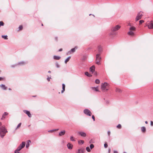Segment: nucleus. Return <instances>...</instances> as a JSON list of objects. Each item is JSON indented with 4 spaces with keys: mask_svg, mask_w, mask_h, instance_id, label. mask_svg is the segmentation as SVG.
Segmentation results:
<instances>
[{
    "mask_svg": "<svg viewBox=\"0 0 153 153\" xmlns=\"http://www.w3.org/2000/svg\"><path fill=\"white\" fill-rule=\"evenodd\" d=\"M145 123L146 124H147L148 123V122L147 121H146Z\"/></svg>",
    "mask_w": 153,
    "mask_h": 153,
    "instance_id": "obj_49",
    "label": "nucleus"
},
{
    "mask_svg": "<svg viewBox=\"0 0 153 153\" xmlns=\"http://www.w3.org/2000/svg\"><path fill=\"white\" fill-rule=\"evenodd\" d=\"M86 150L87 151V152H91V150L90 149V148L89 147H87L86 148Z\"/></svg>",
    "mask_w": 153,
    "mask_h": 153,
    "instance_id": "obj_30",
    "label": "nucleus"
},
{
    "mask_svg": "<svg viewBox=\"0 0 153 153\" xmlns=\"http://www.w3.org/2000/svg\"><path fill=\"white\" fill-rule=\"evenodd\" d=\"M31 143V141L30 140H28L27 141V144H26V147L27 148L28 147L29 145V143Z\"/></svg>",
    "mask_w": 153,
    "mask_h": 153,
    "instance_id": "obj_28",
    "label": "nucleus"
},
{
    "mask_svg": "<svg viewBox=\"0 0 153 153\" xmlns=\"http://www.w3.org/2000/svg\"><path fill=\"white\" fill-rule=\"evenodd\" d=\"M129 25L130 26H131V25Z\"/></svg>",
    "mask_w": 153,
    "mask_h": 153,
    "instance_id": "obj_56",
    "label": "nucleus"
},
{
    "mask_svg": "<svg viewBox=\"0 0 153 153\" xmlns=\"http://www.w3.org/2000/svg\"><path fill=\"white\" fill-rule=\"evenodd\" d=\"M19 30H21L23 29V26L22 25H20L19 27Z\"/></svg>",
    "mask_w": 153,
    "mask_h": 153,
    "instance_id": "obj_33",
    "label": "nucleus"
},
{
    "mask_svg": "<svg viewBox=\"0 0 153 153\" xmlns=\"http://www.w3.org/2000/svg\"><path fill=\"white\" fill-rule=\"evenodd\" d=\"M53 58L55 59L59 60L60 59V56H54Z\"/></svg>",
    "mask_w": 153,
    "mask_h": 153,
    "instance_id": "obj_22",
    "label": "nucleus"
},
{
    "mask_svg": "<svg viewBox=\"0 0 153 153\" xmlns=\"http://www.w3.org/2000/svg\"><path fill=\"white\" fill-rule=\"evenodd\" d=\"M143 12L141 11L138 13L136 18V21H137L141 18L143 15Z\"/></svg>",
    "mask_w": 153,
    "mask_h": 153,
    "instance_id": "obj_6",
    "label": "nucleus"
},
{
    "mask_svg": "<svg viewBox=\"0 0 153 153\" xmlns=\"http://www.w3.org/2000/svg\"><path fill=\"white\" fill-rule=\"evenodd\" d=\"M2 37L5 39H8L7 36H2Z\"/></svg>",
    "mask_w": 153,
    "mask_h": 153,
    "instance_id": "obj_31",
    "label": "nucleus"
},
{
    "mask_svg": "<svg viewBox=\"0 0 153 153\" xmlns=\"http://www.w3.org/2000/svg\"><path fill=\"white\" fill-rule=\"evenodd\" d=\"M94 147V146L93 144H91L90 145V147L91 149H92Z\"/></svg>",
    "mask_w": 153,
    "mask_h": 153,
    "instance_id": "obj_34",
    "label": "nucleus"
},
{
    "mask_svg": "<svg viewBox=\"0 0 153 153\" xmlns=\"http://www.w3.org/2000/svg\"><path fill=\"white\" fill-rule=\"evenodd\" d=\"M98 51L99 52H100L102 51V48L101 46L99 45L98 47Z\"/></svg>",
    "mask_w": 153,
    "mask_h": 153,
    "instance_id": "obj_16",
    "label": "nucleus"
},
{
    "mask_svg": "<svg viewBox=\"0 0 153 153\" xmlns=\"http://www.w3.org/2000/svg\"><path fill=\"white\" fill-rule=\"evenodd\" d=\"M23 111L29 117H31L32 115L30 111L26 110H24Z\"/></svg>",
    "mask_w": 153,
    "mask_h": 153,
    "instance_id": "obj_10",
    "label": "nucleus"
},
{
    "mask_svg": "<svg viewBox=\"0 0 153 153\" xmlns=\"http://www.w3.org/2000/svg\"><path fill=\"white\" fill-rule=\"evenodd\" d=\"M116 91L118 93H120L122 92V91L120 89L118 88H117L116 90Z\"/></svg>",
    "mask_w": 153,
    "mask_h": 153,
    "instance_id": "obj_24",
    "label": "nucleus"
},
{
    "mask_svg": "<svg viewBox=\"0 0 153 153\" xmlns=\"http://www.w3.org/2000/svg\"><path fill=\"white\" fill-rule=\"evenodd\" d=\"M62 51V49L61 48L59 50V51Z\"/></svg>",
    "mask_w": 153,
    "mask_h": 153,
    "instance_id": "obj_44",
    "label": "nucleus"
},
{
    "mask_svg": "<svg viewBox=\"0 0 153 153\" xmlns=\"http://www.w3.org/2000/svg\"><path fill=\"white\" fill-rule=\"evenodd\" d=\"M19 125L21 124V123H19Z\"/></svg>",
    "mask_w": 153,
    "mask_h": 153,
    "instance_id": "obj_53",
    "label": "nucleus"
},
{
    "mask_svg": "<svg viewBox=\"0 0 153 153\" xmlns=\"http://www.w3.org/2000/svg\"><path fill=\"white\" fill-rule=\"evenodd\" d=\"M141 130L143 132H145L146 130V128L144 127H143L141 128Z\"/></svg>",
    "mask_w": 153,
    "mask_h": 153,
    "instance_id": "obj_25",
    "label": "nucleus"
},
{
    "mask_svg": "<svg viewBox=\"0 0 153 153\" xmlns=\"http://www.w3.org/2000/svg\"><path fill=\"white\" fill-rule=\"evenodd\" d=\"M85 150L83 149H78L77 153H83Z\"/></svg>",
    "mask_w": 153,
    "mask_h": 153,
    "instance_id": "obj_13",
    "label": "nucleus"
},
{
    "mask_svg": "<svg viewBox=\"0 0 153 153\" xmlns=\"http://www.w3.org/2000/svg\"><path fill=\"white\" fill-rule=\"evenodd\" d=\"M8 114L7 112H5L4 113V114L3 115V116L2 117L4 118V115H7Z\"/></svg>",
    "mask_w": 153,
    "mask_h": 153,
    "instance_id": "obj_37",
    "label": "nucleus"
},
{
    "mask_svg": "<svg viewBox=\"0 0 153 153\" xmlns=\"http://www.w3.org/2000/svg\"><path fill=\"white\" fill-rule=\"evenodd\" d=\"M149 29L153 28V21H151L147 25Z\"/></svg>",
    "mask_w": 153,
    "mask_h": 153,
    "instance_id": "obj_9",
    "label": "nucleus"
},
{
    "mask_svg": "<svg viewBox=\"0 0 153 153\" xmlns=\"http://www.w3.org/2000/svg\"><path fill=\"white\" fill-rule=\"evenodd\" d=\"M70 140L71 141H75V138L73 136H71Z\"/></svg>",
    "mask_w": 153,
    "mask_h": 153,
    "instance_id": "obj_27",
    "label": "nucleus"
},
{
    "mask_svg": "<svg viewBox=\"0 0 153 153\" xmlns=\"http://www.w3.org/2000/svg\"><path fill=\"white\" fill-rule=\"evenodd\" d=\"M110 152V150H109V152Z\"/></svg>",
    "mask_w": 153,
    "mask_h": 153,
    "instance_id": "obj_51",
    "label": "nucleus"
},
{
    "mask_svg": "<svg viewBox=\"0 0 153 153\" xmlns=\"http://www.w3.org/2000/svg\"><path fill=\"white\" fill-rule=\"evenodd\" d=\"M75 48H76L72 49L71 50V51L68 53H68H69V54H71V52H75Z\"/></svg>",
    "mask_w": 153,
    "mask_h": 153,
    "instance_id": "obj_17",
    "label": "nucleus"
},
{
    "mask_svg": "<svg viewBox=\"0 0 153 153\" xmlns=\"http://www.w3.org/2000/svg\"><path fill=\"white\" fill-rule=\"evenodd\" d=\"M1 87L2 89L4 90H6L7 88V87H6L4 85L2 84L1 85Z\"/></svg>",
    "mask_w": 153,
    "mask_h": 153,
    "instance_id": "obj_20",
    "label": "nucleus"
},
{
    "mask_svg": "<svg viewBox=\"0 0 153 153\" xmlns=\"http://www.w3.org/2000/svg\"><path fill=\"white\" fill-rule=\"evenodd\" d=\"M79 134L82 137H85L86 136V134L83 132H79Z\"/></svg>",
    "mask_w": 153,
    "mask_h": 153,
    "instance_id": "obj_14",
    "label": "nucleus"
},
{
    "mask_svg": "<svg viewBox=\"0 0 153 153\" xmlns=\"http://www.w3.org/2000/svg\"><path fill=\"white\" fill-rule=\"evenodd\" d=\"M4 25V23L2 21L0 22V27L1 26H3Z\"/></svg>",
    "mask_w": 153,
    "mask_h": 153,
    "instance_id": "obj_35",
    "label": "nucleus"
},
{
    "mask_svg": "<svg viewBox=\"0 0 153 153\" xmlns=\"http://www.w3.org/2000/svg\"><path fill=\"white\" fill-rule=\"evenodd\" d=\"M51 79V78H50V77H48L47 78V80H48V81H50V79Z\"/></svg>",
    "mask_w": 153,
    "mask_h": 153,
    "instance_id": "obj_43",
    "label": "nucleus"
},
{
    "mask_svg": "<svg viewBox=\"0 0 153 153\" xmlns=\"http://www.w3.org/2000/svg\"><path fill=\"white\" fill-rule=\"evenodd\" d=\"M114 153H118V152L116 151H114Z\"/></svg>",
    "mask_w": 153,
    "mask_h": 153,
    "instance_id": "obj_47",
    "label": "nucleus"
},
{
    "mask_svg": "<svg viewBox=\"0 0 153 153\" xmlns=\"http://www.w3.org/2000/svg\"><path fill=\"white\" fill-rule=\"evenodd\" d=\"M90 71L92 73H93L95 70V67L94 65L92 66L90 68Z\"/></svg>",
    "mask_w": 153,
    "mask_h": 153,
    "instance_id": "obj_11",
    "label": "nucleus"
},
{
    "mask_svg": "<svg viewBox=\"0 0 153 153\" xmlns=\"http://www.w3.org/2000/svg\"><path fill=\"white\" fill-rule=\"evenodd\" d=\"M85 74L86 76H88V77H91V76H92V75H91V74H89V73L88 72H85Z\"/></svg>",
    "mask_w": 153,
    "mask_h": 153,
    "instance_id": "obj_23",
    "label": "nucleus"
},
{
    "mask_svg": "<svg viewBox=\"0 0 153 153\" xmlns=\"http://www.w3.org/2000/svg\"><path fill=\"white\" fill-rule=\"evenodd\" d=\"M62 90L61 91V93H62L65 91V85L64 84H63L62 85Z\"/></svg>",
    "mask_w": 153,
    "mask_h": 153,
    "instance_id": "obj_19",
    "label": "nucleus"
},
{
    "mask_svg": "<svg viewBox=\"0 0 153 153\" xmlns=\"http://www.w3.org/2000/svg\"><path fill=\"white\" fill-rule=\"evenodd\" d=\"M7 132V131L4 125L1 127L0 128V134L2 138H3L5 136L6 133Z\"/></svg>",
    "mask_w": 153,
    "mask_h": 153,
    "instance_id": "obj_1",
    "label": "nucleus"
},
{
    "mask_svg": "<svg viewBox=\"0 0 153 153\" xmlns=\"http://www.w3.org/2000/svg\"><path fill=\"white\" fill-rule=\"evenodd\" d=\"M56 66H57V68L59 67V64H58L57 63V64H56Z\"/></svg>",
    "mask_w": 153,
    "mask_h": 153,
    "instance_id": "obj_46",
    "label": "nucleus"
},
{
    "mask_svg": "<svg viewBox=\"0 0 153 153\" xmlns=\"http://www.w3.org/2000/svg\"><path fill=\"white\" fill-rule=\"evenodd\" d=\"M144 22V21L143 20H140L139 21L140 24H141Z\"/></svg>",
    "mask_w": 153,
    "mask_h": 153,
    "instance_id": "obj_38",
    "label": "nucleus"
},
{
    "mask_svg": "<svg viewBox=\"0 0 153 153\" xmlns=\"http://www.w3.org/2000/svg\"><path fill=\"white\" fill-rule=\"evenodd\" d=\"M20 126H21V125H18L17 126V128H18L19 127H20Z\"/></svg>",
    "mask_w": 153,
    "mask_h": 153,
    "instance_id": "obj_45",
    "label": "nucleus"
},
{
    "mask_svg": "<svg viewBox=\"0 0 153 153\" xmlns=\"http://www.w3.org/2000/svg\"><path fill=\"white\" fill-rule=\"evenodd\" d=\"M129 31L128 33V34L131 36H133L134 35V32L136 30V28L133 26L129 28Z\"/></svg>",
    "mask_w": 153,
    "mask_h": 153,
    "instance_id": "obj_3",
    "label": "nucleus"
},
{
    "mask_svg": "<svg viewBox=\"0 0 153 153\" xmlns=\"http://www.w3.org/2000/svg\"><path fill=\"white\" fill-rule=\"evenodd\" d=\"M67 146L68 149H71L73 148V145L71 144L68 143L67 145Z\"/></svg>",
    "mask_w": 153,
    "mask_h": 153,
    "instance_id": "obj_12",
    "label": "nucleus"
},
{
    "mask_svg": "<svg viewBox=\"0 0 153 153\" xmlns=\"http://www.w3.org/2000/svg\"><path fill=\"white\" fill-rule=\"evenodd\" d=\"M117 128H119V129H120V128H121V125H118L117 126Z\"/></svg>",
    "mask_w": 153,
    "mask_h": 153,
    "instance_id": "obj_36",
    "label": "nucleus"
},
{
    "mask_svg": "<svg viewBox=\"0 0 153 153\" xmlns=\"http://www.w3.org/2000/svg\"><path fill=\"white\" fill-rule=\"evenodd\" d=\"M4 79V78L3 77H0V81L3 80Z\"/></svg>",
    "mask_w": 153,
    "mask_h": 153,
    "instance_id": "obj_40",
    "label": "nucleus"
},
{
    "mask_svg": "<svg viewBox=\"0 0 153 153\" xmlns=\"http://www.w3.org/2000/svg\"><path fill=\"white\" fill-rule=\"evenodd\" d=\"M151 124H153V122L152 121H151Z\"/></svg>",
    "mask_w": 153,
    "mask_h": 153,
    "instance_id": "obj_48",
    "label": "nucleus"
},
{
    "mask_svg": "<svg viewBox=\"0 0 153 153\" xmlns=\"http://www.w3.org/2000/svg\"><path fill=\"white\" fill-rule=\"evenodd\" d=\"M65 130H63L62 131H61L59 132V136H61L62 135H63L65 134Z\"/></svg>",
    "mask_w": 153,
    "mask_h": 153,
    "instance_id": "obj_15",
    "label": "nucleus"
},
{
    "mask_svg": "<svg viewBox=\"0 0 153 153\" xmlns=\"http://www.w3.org/2000/svg\"><path fill=\"white\" fill-rule=\"evenodd\" d=\"M83 111L85 114L89 116H91L92 114L91 111L88 109H85Z\"/></svg>",
    "mask_w": 153,
    "mask_h": 153,
    "instance_id": "obj_7",
    "label": "nucleus"
},
{
    "mask_svg": "<svg viewBox=\"0 0 153 153\" xmlns=\"http://www.w3.org/2000/svg\"><path fill=\"white\" fill-rule=\"evenodd\" d=\"M120 28V26L119 25H117L115 27H113L111 29L112 31H116L118 30Z\"/></svg>",
    "mask_w": 153,
    "mask_h": 153,
    "instance_id": "obj_8",
    "label": "nucleus"
},
{
    "mask_svg": "<svg viewBox=\"0 0 153 153\" xmlns=\"http://www.w3.org/2000/svg\"><path fill=\"white\" fill-rule=\"evenodd\" d=\"M25 143L24 142H23L22 143V144H20V145L19 146V147L17 148V149L15 151V153H19V152H18L19 151L22 149L23 148L25 147Z\"/></svg>",
    "mask_w": 153,
    "mask_h": 153,
    "instance_id": "obj_4",
    "label": "nucleus"
},
{
    "mask_svg": "<svg viewBox=\"0 0 153 153\" xmlns=\"http://www.w3.org/2000/svg\"><path fill=\"white\" fill-rule=\"evenodd\" d=\"M95 83L97 84H99L100 83V81L99 79H96L95 81Z\"/></svg>",
    "mask_w": 153,
    "mask_h": 153,
    "instance_id": "obj_29",
    "label": "nucleus"
},
{
    "mask_svg": "<svg viewBox=\"0 0 153 153\" xmlns=\"http://www.w3.org/2000/svg\"><path fill=\"white\" fill-rule=\"evenodd\" d=\"M1 123H0V124Z\"/></svg>",
    "mask_w": 153,
    "mask_h": 153,
    "instance_id": "obj_57",
    "label": "nucleus"
},
{
    "mask_svg": "<svg viewBox=\"0 0 153 153\" xmlns=\"http://www.w3.org/2000/svg\"><path fill=\"white\" fill-rule=\"evenodd\" d=\"M56 40H57V38H56Z\"/></svg>",
    "mask_w": 153,
    "mask_h": 153,
    "instance_id": "obj_55",
    "label": "nucleus"
},
{
    "mask_svg": "<svg viewBox=\"0 0 153 153\" xmlns=\"http://www.w3.org/2000/svg\"><path fill=\"white\" fill-rule=\"evenodd\" d=\"M108 136H109L110 135V131H108Z\"/></svg>",
    "mask_w": 153,
    "mask_h": 153,
    "instance_id": "obj_42",
    "label": "nucleus"
},
{
    "mask_svg": "<svg viewBox=\"0 0 153 153\" xmlns=\"http://www.w3.org/2000/svg\"><path fill=\"white\" fill-rule=\"evenodd\" d=\"M9 90H11V89L10 88H9Z\"/></svg>",
    "mask_w": 153,
    "mask_h": 153,
    "instance_id": "obj_52",
    "label": "nucleus"
},
{
    "mask_svg": "<svg viewBox=\"0 0 153 153\" xmlns=\"http://www.w3.org/2000/svg\"><path fill=\"white\" fill-rule=\"evenodd\" d=\"M48 73H51V71H48Z\"/></svg>",
    "mask_w": 153,
    "mask_h": 153,
    "instance_id": "obj_50",
    "label": "nucleus"
},
{
    "mask_svg": "<svg viewBox=\"0 0 153 153\" xmlns=\"http://www.w3.org/2000/svg\"><path fill=\"white\" fill-rule=\"evenodd\" d=\"M84 143V141L83 140H79L78 141V144L79 145H82Z\"/></svg>",
    "mask_w": 153,
    "mask_h": 153,
    "instance_id": "obj_18",
    "label": "nucleus"
},
{
    "mask_svg": "<svg viewBox=\"0 0 153 153\" xmlns=\"http://www.w3.org/2000/svg\"><path fill=\"white\" fill-rule=\"evenodd\" d=\"M101 57L100 56L99 54H97L96 56V63L98 65L100 64V61L101 60Z\"/></svg>",
    "mask_w": 153,
    "mask_h": 153,
    "instance_id": "obj_5",
    "label": "nucleus"
},
{
    "mask_svg": "<svg viewBox=\"0 0 153 153\" xmlns=\"http://www.w3.org/2000/svg\"><path fill=\"white\" fill-rule=\"evenodd\" d=\"M71 58V57L70 56H69L65 60V62L66 64L69 61Z\"/></svg>",
    "mask_w": 153,
    "mask_h": 153,
    "instance_id": "obj_26",
    "label": "nucleus"
},
{
    "mask_svg": "<svg viewBox=\"0 0 153 153\" xmlns=\"http://www.w3.org/2000/svg\"><path fill=\"white\" fill-rule=\"evenodd\" d=\"M92 118L93 120L94 121L95 120V117L94 115H92Z\"/></svg>",
    "mask_w": 153,
    "mask_h": 153,
    "instance_id": "obj_41",
    "label": "nucleus"
},
{
    "mask_svg": "<svg viewBox=\"0 0 153 153\" xmlns=\"http://www.w3.org/2000/svg\"><path fill=\"white\" fill-rule=\"evenodd\" d=\"M58 130V129H53L52 130H50L48 131L49 132H53L56 131Z\"/></svg>",
    "mask_w": 153,
    "mask_h": 153,
    "instance_id": "obj_32",
    "label": "nucleus"
},
{
    "mask_svg": "<svg viewBox=\"0 0 153 153\" xmlns=\"http://www.w3.org/2000/svg\"><path fill=\"white\" fill-rule=\"evenodd\" d=\"M101 88L102 91H108L109 89L108 84L106 82L102 83L101 85Z\"/></svg>",
    "mask_w": 153,
    "mask_h": 153,
    "instance_id": "obj_2",
    "label": "nucleus"
},
{
    "mask_svg": "<svg viewBox=\"0 0 153 153\" xmlns=\"http://www.w3.org/2000/svg\"><path fill=\"white\" fill-rule=\"evenodd\" d=\"M104 147L105 148H106L108 147V145L106 143H105L104 144Z\"/></svg>",
    "mask_w": 153,
    "mask_h": 153,
    "instance_id": "obj_39",
    "label": "nucleus"
},
{
    "mask_svg": "<svg viewBox=\"0 0 153 153\" xmlns=\"http://www.w3.org/2000/svg\"><path fill=\"white\" fill-rule=\"evenodd\" d=\"M42 26H43V24H42Z\"/></svg>",
    "mask_w": 153,
    "mask_h": 153,
    "instance_id": "obj_54",
    "label": "nucleus"
},
{
    "mask_svg": "<svg viewBox=\"0 0 153 153\" xmlns=\"http://www.w3.org/2000/svg\"><path fill=\"white\" fill-rule=\"evenodd\" d=\"M92 89L93 90H95L96 91H99L98 88V87H93L92 88Z\"/></svg>",
    "mask_w": 153,
    "mask_h": 153,
    "instance_id": "obj_21",
    "label": "nucleus"
}]
</instances>
